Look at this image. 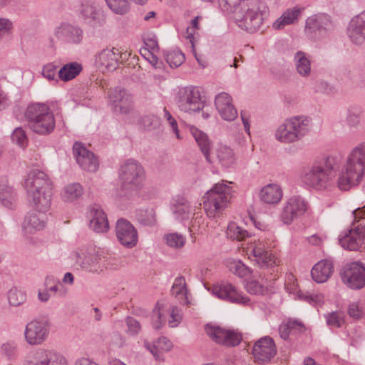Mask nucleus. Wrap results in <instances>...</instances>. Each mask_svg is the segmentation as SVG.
<instances>
[{
	"label": "nucleus",
	"mask_w": 365,
	"mask_h": 365,
	"mask_svg": "<svg viewBox=\"0 0 365 365\" xmlns=\"http://www.w3.org/2000/svg\"><path fill=\"white\" fill-rule=\"evenodd\" d=\"M172 294L178 299L181 304L187 303V289L183 277H177L171 289Z\"/></svg>",
	"instance_id": "a18cd8bd"
},
{
	"label": "nucleus",
	"mask_w": 365,
	"mask_h": 365,
	"mask_svg": "<svg viewBox=\"0 0 365 365\" xmlns=\"http://www.w3.org/2000/svg\"><path fill=\"white\" fill-rule=\"evenodd\" d=\"M141 54L144 56L146 59L155 67L158 68L159 60L158 57L154 54V52H150L149 50L145 48L141 50Z\"/></svg>",
	"instance_id": "774afa93"
},
{
	"label": "nucleus",
	"mask_w": 365,
	"mask_h": 365,
	"mask_svg": "<svg viewBox=\"0 0 365 365\" xmlns=\"http://www.w3.org/2000/svg\"><path fill=\"white\" fill-rule=\"evenodd\" d=\"M82 66L77 62H71L63 66L58 71V76L63 81L75 78L82 71Z\"/></svg>",
	"instance_id": "a19ab883"
},
{
	"label": "nucleus",
	"mask_w": 365,
	"mask_h": 365,
	"mask_svg": "<svg viewBox=\"0 0 365 365\" xmlns=\"http://www.w3.org/2000/svg\"><path fill=\"white\" fill-rule=\"evenodd\" d=\"M108 9L115 14L123 16L129 12L131 0H105Z\"/></svg>",
	"instance_id": "37998d69"
},
{
	"label": "nucleus",
	"mask_w": 365,
	"mask_h": 365,
	"mask_svg": "<svg viewBox=\"0 0 365 365\" xmlns=\"http://www.w3.org/2000/svg\"><path fill=\"white\" fill-rule=\"evenodd\" d=\"M166 314H169L168 322L170 327H177L181 322L182 314L180 308L165 302H158L151 315V324L153 329L158 330L163 327L166 322Z\"/></svg>",
	"instance_id": "0eeeda50"
},
{
	"label": "nucleus",
	"mask_w": 365,
	"mask_h": 365,
	"mask_svg": "<svg viewBox=\"0 0 365 365\" xmlns=\"http://www.w3.org/2000/svg\"><path fill=\"white\" fill-rule=\"evenodd\" d=\"M346 122L350 128L357 127L360 123L359 113L355 110H348Z\"/></svg>",
	"instance_id": "e2e57ef3"
},
{
	"label": "nucleus",
	"mask_w": 365,
	"mask_h": 365,
	"mask_svg": "<svg viewBox=\"0 0 365 365\" xmlns=\"http://www.w3.org/2000/svg\"><path fill=\"white\" fill-rule=\"evenodd\" d=\"M274 247L275 242L272 234H268V236H261L257 240H254L250 245L253 261L261 268L279 266L280 260L272 252V249Z\"/></svg>",
	"instance_id": "39448f33"
},
{
	"label": "nucleus",
	"mask_w": 365,
	"mask_h": 365,
	"mask_svg": "<svg viewBox=\"0 0 365 365\" xmlns=\"http://www.w3.org/2000/svg\"><path fill=\"white\" fill-rule=\"evenodd\" d=\"M247 291L252 294H263L266 288L255 279L250 280L246 284Z\"/></svg>",
	"instance_id": "4d7b16f0"
},
{
	"label": "nucleus",
	"mask_w": 365,
	"mask_h": 365,
	"mask_svg": "<svg viewBox=\"0 0 365 365\" xmlns=\"http://www.w3.org/2000/svg\"><path fill=\"white\" fill-rule=\"evenodd\" d=\"M293 135L297 142L307 136L313 128L311 118L306 115H294L288 118Z\"/></svg>",
	"instance_id": "bb28decb"
},
{
	"label": "nucleus",
	"mask_w": 365,
	"mask_h": 365,
	"mask_svg": "<svg viewBox=\"0 0 365 365\" xmlns=\"http://www.w3.org/2000/svg\"><path fill=\"white\" fill-rule=\"evenodd\" d=\"M108 104L114 112L120 114L131 113L134 108L133 96L121 87H116L109 92Z\"/></svg>",
	"instance_id": "ddd939ff"
},
{
	"label": "nucleus",
	"mask_w": 365,
	"mask_h": 365,
	"mask_svg": "<svg viewBox=\"0 0 365 365\" xmlns=\"http://www.w3.org/2000/svg\"><path fill=\"white\" fill-rule=\"evenodd\" d=\"M341 277L343 282L352 289H359L365 286V268L359 262L346 264Z\"/></svg>",
	"instance_id": "a211bd4d"
},
{
	"label": "nucleus",
	"mask_w": 365,
	"mask_h": 365,
	"mask_svg": "<svg viewBox=\"0 0 365 365\" xmlns=\"http://www.w3.org/2000/svg\"><path fill=\"white\" fill-rule=\"evenodd\" d=\"M57 66L53 63H49L43 66L42 68V75L49 81H57L56 79Z\"/></svg>",
	"instance_id": "bf43d9fd"
},
{
	"label": "nucleus",
	"mask_w": 365,
	"mask_h": 365,
	"mask_svg": "<svg viewBox=\"0 0 365 365\" xmlns=\"http://www.w3.org/2000/svg\"><path fill=\"white\" fill-rule=\"evenodd\" d=\"M333 272V264L327 259L321 260L312 268L311 274L312 279L317 283L326 282Z\"/></svg>",
	"instance_id": "f704fd0d"
},
{
	"label": "nucleus",
	"mask_w": 365,
	"mask_h": 365,
	"mask_svg": "<svg viewBox=\"0 0 365 365\" xmlns=\"http://www.w3.org/2000/svg\"><path fill=\"white\" fill-rule=\"evenodd\" d=\"M115 235L119 242L125 247L132 248L138 242V232L127 220L118 219L115 224Z\"/></svg>",
	"instance_id": "aec40b11"
},
{
	"label": "nucleus",
	"mask_w": 365,
	"mask_h": 365,
	"mask_svg": "<svg viewBox=\"0 0 365 365\" xmlns=\"http://www.w3.org/2000/svg\"><path fill=\"white\" fill-rule=\"evenodd\" d=\"M227 267L231 272L239 277H245L251 274V269L240 260H232L228 262Z\"/></svg>",
	"instance_id": "09e8293b"
},
{
	"label": "nucleus",
	"mask_w": 365,
	"mask_h": 365,
	"mask_svg": "<svg viewBox=\"0 0 365 365\" xmlns=\"http://www.w3.org/2000/svg\"><path fill=\"white\" fill-rule=\"evenodd\" d=\"M277 354L274 340L269 336L258 339L252 348V355L256 361L264 364L269 361Z\"/></svg>",
	"instance_id": "412c9836"
},
{
	"label": "nucleus",
	"mask_w": 365,
	"mask_h": 365,
	"mask_svg": "<svg viewBox=\"0 0 365 365\" xmlns=\"http://www.w3.org/2000/svg\"><path fill=\"white\" fill-rule=\"evenodd\" d=\"M83 36V31L81 27L63 22L53 29L51 42L56 41L63 46H77L82 43Z\"/></svg>",
	"instance_id": "6e6552de"
},
{
	"label": "nucleus",
	"mask_w": 365,
	"mask_h": 365,
	"mask_svg": "<svg viewBox=\"0 0 365 365\" xmlns=\"http://www.w3.org/2000/svg\"><path fill=\"white\" fill-rule=\"evenodd\" d=\"M308 209V203L300 196H292L284 203L280 214V220L284 225H290L302 216Z\"/></svg>",
	"instance_id": "2eb2a0df"
},
{
	"label": "nucleus",
	"mask_w": 365,
	"mask_h": 365,
	"mask_svg": "<svg viewBox=\"0 0 365 365\" xmlns=\"http://www.w3.org/2000/svg\"><path fill=\"white\" fill-rule=\"evenodd\" d=\"M119 178L123 190L135 191L140 190L145 178V170L142 165L133 159L128 160L121 165Z\"/></svg>",
	"instance_id": "423d86ee"
},
{
	"label": "nucleus",
	"mask_w": 365,
	"mask_h": 365,
	"mask_svg": "<svg viewBox=\"0 0 365 365\" xmlns=\"http://www.w3.org/2000/svg\"><path fill=\"white\" fill-rule=\"evenodd\" d=\"M29 205L36 211L48 212L51 207L52 190L39 191L27 195Z\"/></svg>",
	"instance_id": "7c9ffc66"
},
{
	"label": "nucleus",
	"mask_w": 365,
	"mask_h": 365,
	"mask_svg": "<svg viewBox=\"0 0 365 365\" xmlns=\"http://www.w3.org/2000/svg\"><path fill=\"white\" fill-rule=\"evenodd\" d=\"M227 235L229 238L241 241L248 237L249 233L235 222H231L227 226Z\"/></svg>",
	"instance_id": "de8ad7c7"
},
{
	"label": "nucleus",
	"mask_w": 365,
	"mask_h": 365,
	"mask_svg": "<svg viewBox=\"0 0 365 365\" xmlns=\"http://www.w3.org/2000/svg\"><path fill=\"white\" fill-rule=\"evenodd\" d=\"M206 334L215 343L226 346H235L240 344L242 337L233 331L227 330L217 326L207 324L205 327Z\"/></svg>",
	"instance_id": "6ab92c4d"
},
{
	"label": "nucleus",
	"mask_w": 365,
	"mask_h": 365,
	"mask_svg": "<svg viewBox=\"0 0 365 365\" xmlns=\"http://www.w3.org/2000/svg\"><path fill=\"white\" fill-rule=\"evenodd\" d=\"M216 155L220 163L224 167L228 168L235 163V154L232 150L227 146H220L217 149Z\"/></svg>",
	"instance_id": "c03bdc74"
},
{
	"label": "nucleus",
	"mask_w": 365,
	"mask_h": 365,
	"mask_svg": "<svg viewBox=\"0 0 365 365\" xmlns=\"http://www.w3.org/2000/svg\"><path fill=\"white\" fill-rule=\"evenodd\" d=\"M145 347L150 351L153 356L158 359H162L161 352L168 351L172 347V342L165 336L159 337L153 346L145 344Z\"/></svg>",
	"instance_id": "ea45409f"
},
{
	"label": "nucleus",
	"mask_w": 365,
	"mask_h": 365,
	"mask_svg": "<svg viewBox=\"0 0 365 365\" xmlns=\"http://www.w3.org/2000/svg\"><path fill=\"white\" fill-rule=\"evenodd\" d=\"M178 108L185 113L198 112L204 108L200 89L195 86H187L179 89L176 98Z\"/></svg>",
	"instance_id": "1a4fd4ad"
},
{
	"label": "nucleus",
	"mask_w": 365,
	"mask_h": 365,
	"mask_svg": "<svg viewBox=\"0 0 365 365\" xmlns=\"http://www.w3.org/2000/svg\"><path fill=\"white\" fill-rule=\"evenodd\" d=\"M139 222L147 226H153L156 224V214L153 209L141 210L138 215Z\"/></svg>",
	"instance_id": "603ef678"
},
{
	"label": "nucleus",
	"mask_w": 365,
	"mask_h": 365,
	"mask_svg": "<svg viewBox=\"0 0 365 365\" xmlns=\"http://www.w3.org/2000/svg\"><path fill=\"white\" fill-rule=\"evenodd\" d=\"M258 197L264 204L277 205L282 199L283 190L278 183H268L260 188Z\"/></svg>",
	"instance_id": "c756f323"
},
{
	"label": "nucleus",
	"mask_w": 365,
	"mask_h": 365,
	"mask_svg": "<svg viewBox=\"0 0 365 365\" xmlns=\"http://www.w3.org/2000/svg\"><path fill=\"white\" fill-rule=\"evenodd\" d=\"M26 193L31 194L39 191L52 190L51 183L48 175L38 170H31L24 180Z\"/></svg>",
	"instance_id": "4be33fe9"
},
{
	"label": "nucleus",
	"mask_w": 365,
	"mask_h": 365,
	"mask_svg": "<svg viewBox=\"0 0 365 365\" xmlns=\"http://www.w3.org/2000/svg\"><path fill=\"white\" fill-rule=\"evenodd\" d=\"M339 166L337 158L328 156L304 170L302 179L317 190H331L336 186L341 191H348L362 185L365 192V142L358 143L349 151L336 178Z\"/></svg>",
	"instance_id": "f257e3e1"
},
{
	"label": "nucleus",
	"mask_w": 365,
	"mask_h": 365,
	"mask_svg": "<svg viewBox=\"0 0 365 365\" xmlns=\"http://www.w3.org/2000/svg\"><path fill=\"white\" fill-rule=\"evenodd\" d=\"M348 314L351 317L357 319L363 316L364 312L359 304L354 302L349 304L348 307Z\"/></svg>",
	"instance_id": "69168bd1"
},
{
	"label": "nucleus",
	"mask_w": 365,
	"mask_h": 365,
	"mask_svg": "<svg viewBox=\"0 0 365 365\" xmlns=\"http://www.w3.org/2000/svg\"><path fill=\"white\" fill-rule=\"evenodd\" d=\"M26 365H67V360L56 351L40 348L28 354Z\"/></svg>",
	"instance_id": "9b49d317"
},
{
	"label": "nucleus",
	"mask_w": 365,
	"mask_h": 365,
	"mask_svg": "<svg viewBox=\"0 0 365 365\" xmlns=\"http://www.w3.org/2000/svg\"><path fill=\"white\" fill-rule=\"evenodd\" d=\"M352 227L339 236L341 246L346 250H359L365 244V223L364 221L358 225L354 223Z\"/></svg>",
	"instance_id": "f8f14e48"
},
{
	"label": "nucleus",
	"mask_w": 365,
	"mask_h": 365,
	"mask_svg": "<svg viewBox=\"0 0 365 365\" xmlns=\"http://www.w3.org/2000/svg\"><path fill=\"white\" fill-rule=\"evenodd\" d=\"M327 324L333 328H339L344 323V315L343 314L337 312H331L324 315Z\"/></svg>",
	"instance_id": "864d4df0"
},
{
	"label": "nucleus",
	"mask_w": 365,
	"mask_h": 365,
	"mask_svg": "<svg viewBox=\"0 0 365 365\" xmlns=\"http://www.w3.org/2000/svg\"><path fill=\"white\" fill-rule=\"evenodd\" d=\"M25 118L29 128L36 133L47 135L55 128L53 113L44 103H32L25 112Z\"/></svg>",
	"instance_id": "20e7f679"
},
{
	"label": "nucleus",
	"mask_w": 365,
	"mask_h": 365,
	"mask_svg": "<svg viewBox=\"0 0 365 365\" xmlns=\"http://www.w3.org/2000/svg\"><path fill=\"white\" fill-rule=\"evenodd\" d=\"M200 16H196L191 21V26H188L184 34V36L189 40L191 48L195 46V35L196 31L200 29L199 20Z\"/></svg>",
	"instance_id": "5fc2aeb1"
},
{
	"label": "nucleus",
	"mask_w": 365,
	"mask_h": 365,
	"mask_svg": "<svg viewBox=\"0 0 365 365\" xmlns=\"http://www.w3.org/2000/svg\"><path fill=\"white\" fill-rule=\"evenodd\" d=\"M0 201L7 208L12 209L16 205V192L14 188L4 182H0Z\"/></svg>",
	"instance_id": "58836bf2"
},
{
	"label": "nucleus",
	"mask_w": 365,
	"mask_h": 365,
	"mask_svg": "<svg viewBox=\"0 0 365 365\" xmlns=\"http://www.w3.org/2000/svg\"><path fill=\"white\" fill-rule=\"evenodd\" d=\"M83 193L81 184L74 182L66 185L61 192V197L64 202H73L78 200Z\"/></svg>",
	"instance_id": "79ce46f5"
},
{
	"label": "nucleus",
	"mask_w": 365,
	"mask_h": 365,
	"mask_svg": "<svg viewBox=\"0 0 365 365\" xmlns=\"http://www.w3.org/2000/svg\"><path fill=\"white\" fill-rule=\"evenodd\" d=\"M215 107L225 120L232 121L237 117V110L232 103V97L227 93L217 94L215 99Z\"/></svg>",
	"instance_id": "a878e982"
},
{
	"label": "nucleus",
	"mask_w": 365,
	"mask_h": 365,
	"mask_svg": "<svg viewBox=\"0 0 365 365\" xmlns=\"http://www.w3.org/2000/svg\"><path fill=\"white\" fill-rule=\"evenodd\" d=\"M346 32L349 38L353 43L356 45L365 43V11L351 19Z\"/></svg>",
	"instance_id": "b1692460"
},
{
	"label": "nucleus",
	"mask_w": 365,
	"mask_h": 365,
	"mask_svg": "<svg viewBox=\"0 0 365 365\" xmlns=\"http://www.w3.org/2000/svg\"><path fill=\"white\" fill-rule=\"evenodd\" d=\"M80 14L90 25L95 26L104 22V15L101 6L94 1H85L81 4Z\"/></svg>",
	"instance_id": "393cba45"
},
{
	"label": "nucleus",
	"mask_w": 365,
	"mask_h": 365,
	"mask_svg": "<svg viewBox=\"0 0 365 365\" xmlns=\"http://www.w3.org/2000/svg\"><path fill=\"white\" fill-rule=\"evenodd\" d=\"M223 11L235 13L239 28L250 33L258 31L269 15V7L263 0H220Z\"/></svg>",
	"instance_id": "f03ea898"
},
{
	"label": "nucleus",
	"mask_w": 365,
	"mask_h": 365,
	"mask_svg": "<svg viewBox=\"0 0 365 365\" xmlns=\"http://www.w3.org/2000/svg\"><path fill=\"white\" fill-rule=\"evenodd\" d=\"M299 297L311 304L316 305L322 303L324 297L321 294H301Z\"/></svg>",
	"instance_id": "680f3d73"
},
{
	"label": "nucleus",
	"mask_w": 365,
	"mask_h": 365,
	"mask_svg": "<svg viewBox=\"0 0 365 365\" xmlns=\"http://www.w3.org/2000/svg\"><path fill=\"white\" fill-rule=\"evenodd\" d=\"M164 113H165V118L170 124V127L172 128L173 132L175 133L176 138L178 139L180 138L179 130L178 128V124L175 120V119L172 116L170 113L165 108H164Z\"/></svg>",
	"instance_id": "338daca9"
},
{
	"label": "nucleus",
	"mask_w": 365,
	"mask_h": 365,
	"mask_svg": "<svg viewBox=\"0 0 365 365\" xmlns=\"http://www.w3.org/2000/svg\"><path fill=\"white\" fill-rule=\"evenodd\" d=\"M274 135L275 140L281 143L291 144L297 142L287 118L277 126Z\"/></svg>",
	"instance_id": "4c0bfd02"
},
{
	"label": "nucleus",
	"mask_w": 365,
	"mask_h": 365,
	"mask_svg": "<svg viewBox=\"0 0 365 365\" xmlns=\"http://www.w3.org/2000/svg\"><path fill=\"white\" fill-rule=\"evenodd\" d=\"M73 155L79 166L88 172H96L99 163L95 155L87 150L83 144L75 143L73 146Z\"/></svg>",
	"instance_id": "5701e85b"
},
{
	"label": "nucleus",
	"mask_w": 365,
	"mask_h": 365,
	"mask_svg": "<svg viewBox=\"0 0 365 365\" xmlns=\"http://www.w3.org/2000/svg\"><path fill=\"white\" fill-rule=\"evenodd\" d=\"M26 294L24 292L11 288L8 293V300L10 305L17 307L22 304L26 301Z\"/></svg>",
	"instance_id": "3c124183"
},
{
	"label": "nucleus",
	"mask_w": 365,
	"mask_h": 365,
	"mask_svg": "<svg viewBox=\"0 0 365 365\" xmlns=\"http://www.w3.org/2000/svg\"><path fill=\"white\" fill-rule=\"evenodd\" d=\"M232 182L222 180L210 189L203 197V208L210 218L218 217L227 207L232 196Z\"/></svg>",
	"instance_id": "7ed1b4c3"
},
{
	"label": "nucleus",
	"mask_w": 365,
	"mask_h": 365,
	"mask_svg": "<svg viewBox=\"0 0 365 365\" xmlns=\"http://www.w3.org/2000/svg\"><path fill=\"white\" fill-rule=\"evenodd\" d=\"M332 28L331 17L326 14H314L308 17L305 23V31L309 33L327 31Z\"/></svg>",
	"instance_id": "c85d7f7f"
},
{
	"label": "nucleus",
	"mask_w": 365,
	"mask_h": 365,
	"mask_svg": "<svg viewBox=\"0 0 365 365\" xmlns=\"http://www.w3.org/2000/svg\"><path fill=\"white\" fill-rule=\"evenodd\" d=\"M89 227L96 233H106L109 230L108 217L98 206L91 207L88 212Z\"/></svg>",
	"instance_id": "cd10ccee"
},
{
	"label": "nucleus",
	"mask_w": 365,
	"mask_h": 365,
	"mask_svg": "<svg viewBox=\"0 0 365 365\" xmlns=\"http://www.w3.org/2000/svg\"><path fill=\"white\" fill-rule=\"evenodd\" d=\"M163 239L168 247L176 250L182 248L186 242L185 237L178 232L165 234Z\"/></svg>",
	"instance_id": "49530a36"
},
{
	"label": "nucleus",
	"mask_w": 365,
	"mask_h": 365,
	"mask_svg": "<svg viewBox=\"0 0 365 365\" xmlns=\"http://www.w3.org/2000/svg\"><path fill=\"white\" fill-rule=\"evenodd\" d=\"M49 331L50 323L47 320H32L26 325L25 340L30 345H40L47 339Z\"/></svg>",
	"instance_id": "4468645a"
},
{
	"label": "nucleus",
	"mask_w": 365,
	"mask_h": 365,
	"mask_svg": "<svg viewBox=\"0 0 365 365\" xmlns=\"http://www.w3.org/2000/svg\"><path fill=\"white\" fill-rule=\"evenodd\" d=\"M11 140L14 143L21 148H25L28 143L25 131L21 128H16L11 134Z\"/></svg>",
	"instance_id": "6e6d98bb"
},
{
	"label": "nucleus",
	"mask_w": 365,
	"mask_h": 365,
	"mask_svg": "<svg viewBox=\"0 0 365 365\" xmlns=\"http://www.w3.org/2000/svg\"><path fill=\"white\" fill-rule=\"evenodd\" d=\"M165 59L170 67L177 68L184 62L185 58V55L180 51L174 50L169 51L166 54Z\"/></svg>",
	"instance_id": "8fccbe9b"
},
{
	"label": "nucleus",
	"mask_w": 365,
	"mask_h": 365,
	"mask_svg": "<svg viewBox=\"0 0 365 365\" xmlns=\"http://www.w3.org/2000/svg\"><path fill=\"white\" fill-rule=\"evenodd\" d=\"M128 327L127 333L131 336H136L141 330V327L138 321L133 317H129L125 319Z\"/></svg>",
	"instance_id": "13d9d810"
},
{
	"label": "nucleus",
	"mask_w": 365,
	"mask_h": 365,
	"mask_svg": "<svg viewBox=\"0 0 365 365\" xmlns=\"http://www.w3.org/2000/svg\"><path fill=\"white\" fill-rule=\"evenodd\" d=\"M286 322L292 334L301 333L304 331L306 329L305 326L302 321L289 319Z\"/></svg>",
	"instance_id": "0e129e2a"
},
{
	"label": "nucleus",
	"mask_w": 365,
	"mask_h": 365,
	"mask_svg": "<svg viewBox=\"0 0 365 365\" xmlns=\"http://www.w3.org/2000/svg\"><path fill=\"white\" fill-rule=\"evenodd\" d=\"M212 294L217 298L226 302L246 305L250 299L240 292L234 285L229 282H221L214 284L211 287Z\"/></svg>",
	"instance_id": "dca6fc26"
},
{
	"label": "nucleus",
	"mask_w": 365,
	"mask_h": 365,
	"mask_svg": "<svg viewBox=\"0 0 365 365\" xmlns=\"http://www.w3.org/2000/svg\"><path fill=\"white\" fill-rule=\"evenodd\" d=\"M190 131L197 143L201 152L205 155L207 161L211 163L210 152L212 148V143L206 133L199 130L195 126L190 128Z\"/></svg>",
	"instance_id": "c9c22d12"
},
{
	"label": "nucleus",
	"mask_w": 365,
	"mask_h": 365,
	"mask_svg": "<svg viewBox=\"0 0 365 365\" xmlns=\"http://www.w3.org/2000/svg\"><path fill=\"white\" fill-rule=\"evenodd\" d=\"M171 211L175 220L184 221L190 218L192 207L185 197L176 195L172 200Z\"/></svg>",
	"instance_id": "473e14b6"
},
{
	"label": "nucleus",
	"mask_w": 365,
	"mask_h": 365,
	"mask_svg": "<svg viewBox=\"0 0 365 365\" xmlns=\"http://www.w3.org/2000/svg\"><path fill=\"white\" fill-rule=\"evenodd\" d=\"M74 259L81 269L88 272L99 274L105 269L101 255L96 252L78 251L74 253Z\"/></svg>",
	"instance_id": "f3484780"
},
{
	"label": "nucleus",
	"mask_w": 365,
	"mask_h": 365,
	"mask_svg": "<svg viewBox=\"0 0 365 365\" xmlns=\"http://www.w3.org/2000/svg\"><path fill=\"white\" fill-rule=\"evenodd\" d=\"M126 56L118 48L107 47L96 54L95 64L102 72H110L116 70Z\"/></svg>",
	"instance_id": "9d476101"
},
{
	"label": "nucleus",
	"mask_w": 365,
	"mask_h": 365,
	"mask_svg": "<svg viewBox=\"0 0 365 365\" xmlns=\"http://www.w3.org/2000/svg\"><path fill=\"white\" fill-rule=\"evenodd\" d=\"M294 63L297 73L302 77H309L312 72L311 59L309 54L302 51L294 53Z\"/></svg>",
	"instance_id": "e433bc0d"
},
{
	"label": "nucleus",
	"mask_w": 365,
	"mask_h": 365,
	"mask_svg": "<svg viewBox=\"0 0 365 365\" xmlns=\"http://www.w3.org/2000/svg\"><path fill=\"white\" fill-rule=\"evenodd\" d=\"M46 212L36 211L34 210L26 217L23 223L24 233L31 234L35 231L41 230L46 225Z\"/></svg>",
	"instance_id": "2f4dec72"
},
{
	"label": "nucleus",
	"mask_w": 365,
	"mask_h": 365,
	"mask_svg": "<svg viewBox=\"0 0 365 365\" xmlns=\"http://www.w3.org/2000/svg\"><path fill=\"white\" fill-rule=\"evenodd\" d=\"M304 11L303 7L294 6L287 9L280 17L272 24V27L277 30H281L286 26L297 23Z\"/></svg>",
	"instance_id": "72a5a7b5"
},
{
	"label": "nucleus",
	"mask_w": 365,
	"mask_h": 365,
	"mask_svg": "<svg viewBox=\"0 0 365 365\" xmlns=\"http://www.w3.org/2000/svg\"><path fill=\"white\" fill-rule=\"evenodd\" d=\"M141 123L148 130H151L160 125V119L155 115H148L141 120Z\"/></svg>",
	"instance_id": "052dcab7"
}]
</instances>
